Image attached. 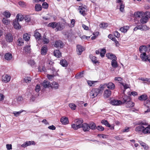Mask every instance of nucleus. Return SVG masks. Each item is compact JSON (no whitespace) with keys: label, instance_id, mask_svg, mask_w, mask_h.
Wrapping results in <instances>:
<instances>
[{"label":"nucleus","instance_id":"nucleus-29","mask_svg":"<svg viewBox=\"0 0 150 150\" xmlns=\"http://www.w3.org/2000/svg\"><path fill=\"white\" fill-rule=\"evenodd\" d=\"M24 18V17L23 15L18 14L16 16V19L19 22L23 21Z\"/></svg>","mask_w":150,"mask_h":150},{"label":"nucleus","instance_id":"nucleus-24","mask_svg":"<svg viewBox=\"0 0 150 150\" xmlns=\"http://www.w3.org/2000/svg\"><path fill=\"white\" fill-rule=\"evenodd\" d=\"M130 100V98L129 96L124 95L123 97V100L122 101V103L127 104Z\"/></svg>","mask_w":150,"mask_h":150},{"label":"nucleus","instance_id":"nucleus-26","mask_svg":"<svg viewBox=\"0 0 150 150\" xmlns=\"http://www.w3.org/2000/svg\"><path fill=\"white\" fill-rule=\"evenodd\" d=\"M129 28V26H125L121 27L120 28V30L122 32L125 33L127 32Z\"/></svg>","mask_w":150,"mask_h":150},{"label":"nucleus","instance_id":"nucleus-64","mask_svg":"<svg viewBox=\"0 0 150 150\" xmlns=\"http://www.w3.org/2000/svg\"><path fill=\"white\" fill-rule=\"evenodd\" d=\"M144 16L149 19V18H150V12L149 11H146L144 14Z\"/></svg>","mask_w":150,"mask_h":150},{"label":"nucleus","instance_id":"nucleus-39","mask_svg":"<svg viewBox=\"0 0 150 150\" xmlns=\"http://www.w3.org/2000/svg\"><path fill=\"white\" fill-rule=\"evenodd\" d=\"M101 123L105 125L106 126L108 127H110L111 125L109 123L107 120H103L101 121Z\"/></svg>","mask_w":150,"mask_h":150},{"label":"nucleus","instance_id":"nucleus-41","mask_svg":"<svg viewBox=\"0 0 150 150\" xmlns=\"http://www.w3.org/2000/svg\"><path fill=\"white\" fill-rule=\"evenodd\" d=\"M24 50L25 52L27 53H29L30 52L31 50L30 46L27 45L25 46V47L24 48Z\"/></svg>","mask_w":150,"mask_h":150},{"label":"nucleus","instance_id":"nucleus-58","mask_svg":"<svg viewBox=\"0 0 150 150\" xmlns=\"http://www.w3.org/2000/svg\"><path fill=\"white\" fill-rule=\"evenodd\" d=\"M18 3L19 5L22 7H24L26 6L25 3L23 1H20Z\"/></svg>","mask_w":150,"mask_h":150},{"label":"nucleus","instance_id":"nucleus-55","mask_svg":"<svg viewBox=\"0 0 150 150\" xmlns=\"http://www.w3.org/2000/svg\"><path fill=\"white\" fill-rule=\"evenodd\" d=\"M3 23L6 25H8L9 23V21H8L7 19L5 18H3L2 20Z\"/></svg>","mask_w":150,"mask_h":150},{"label":"nucleus","instance_id":"nucleus-19","mask_svg":"<svg viewBox=\"0 0 150 150\" xmlns=\"http://www.w3.org/2000/svg\"><path fill=\"white\" fill-rule=\"evenodd\" d=\"M59 85L58 82L54 81L51 84L50 88L54 89H57L59 88Z\"/></svg>","mask_w":150,"mask_h":150},{"label":"nucleus","instance_id":"nucleus-17","mask_svg":"<svg viewBox=\"0 0 150 150\" xmlns=\"http://www.w3.org/2000/svg\"><path fill=\"white\" fill-rule=\"evenodd\" d=\"M111 95V91L108 89L104 91L103 93V96L104 98H106L109 97Z\"/></svg>","mask_w":150,"mask_h":150},{"label":"nucleus","instance_id":"nucleus-31","mask_svg":"<svg viewBox=\"0 0 150 150\" xmlns=\"http://www.w3.org/2000/svg\"><path fill=\"white\" fill-rule=\"evenodd\" d=\"M149 19L148 18L145 16L143 17L140 20V22L142 24H144L146 23Z\"/></svg>","mask_w":150,"mask_h":150},{"label":"nucleus","instance_id":"nucleus-37","mask_svg":"<svg viewBox=\"0 0 150 150\" xmlns=\"http://www.w3.org/2000/svg\"><path fill=\"white\" fill-rule=\"evenodd\" d=\"M60 64L62 66L67 67L68 64L67 61L65 59H62L60 61Z\"/></svg>","mask_w":150,"mask_h":150},{"label":"nucleus","instance_id":"nucleus-62","mask_svg":"<svg viewBox=\"0 0 150 150\" xmlns=\"http://www.w3.org/2000/svg\"><path fill=\"white\" fill-rule=\"evenodd\" d=\"M17 102L18 103L21 102L23 100V98L21 96H19L16 98Z\"/></svg>","mask_w":150,"mask_h":150},{"label":"nucleus","instance_id":"nucleus-9","mask_svg":"<svg viewBox=\"0 0 150 150\" xmlns=\"http://www.w3.org/2000/svg\"><path fill=\"white\" fill-rule=\"evenodd\" d=\"M76 52L78 54L80 55L83 51L84 50V48L79 45H78L76 46Z\"/></svg>","mask_w":150,"mask_h":150},{"label":"nucleus","instance_id":"nucleus-3","mask_svg":"<svg viewBox=\"0 0 150 150\" xmlns=\"http://www.w3.org/2000/svg\"><path fill=\"white\" fill-rule=\"evenodd\" d=\"M80 13L83 16L86 15L87 11V7L86 6H79V8Z\"/></svg>","mask_w":150,"mask_h":150},{"label":"nucleus","instance_id":"nucleus-12","mask_svg":"<svg viewBox=\"0 0 150 150\" xmlns=\"http://www.w3.org/2000/svg\"><path fill=\"white\" fill-rule=\"evenodd\" d=\"M42 85L44 88H50L51 86V84L48 81L44 80L42 83Z\"/></svg>","mask_w":150,"mask_h":150},{"label":"nucleus","instance_id":"nucleus-61","mask_svg":"<svg viewBox=\"0 0 150 150\" xmlns=\"http://www.w3.org/2000/svg\"><path fill=\"white\" fill-rule=\"evenodd\" d=\"M40 89V86L39 85H37L35 88V90L36 92H38Z\"/></svg>","mask_w":150,"mask_h":150},{"label":"nucleus","instance_id":"nucleus-20","mask_svg":"<svg viewBox=\"0 0 150 150\" xmlns=\"http://www.w3.org/2000/svg\"><path fill=\"white\" fill-rule=\"evenodd\" d=\"M144 128V126L142 125H140L137 127L135 128V131L139 132H142L143 133Z\"/></svg>","mask_w":150,"mask_h":150},{"label":"nucleus","instance_id":"nucleus-57","mask_svg":"<svg viewBox=\"0 0 150 150\" xmlns=\"http://www.w3.org/2000/svg\"><path fill=\"white\" fill-rule=\"evenodd\" d=\"M46 62L48 64L50 65H52L53 64V62L51 61L50 58H47L45 59Z\"/></svg>","mask_w":150,"mask_h":150},{"label":"nucleus","instance_id":"nucleus-30","mask_svg":"<svg viewBox=\"0 0 150 150\" xmlns=\"http://www.w3.org/2000/svg\"><path fill=\"white\" fill-rule=\"evenodd\" d=\"M31 35L28 33H25L23 35V39L25 41H28L30 40Z\"/></svg>","mask_w":150,"mask_h":150},{"label":"nucleus","instance_id":"nucleus-25","mask_svg":"<svg viewBox=\"0 0 150 150\" xmlns=\"http://www.w3.org/2000/svg\"><path fill=\"white\" fill-rule=\"evenodd\" d=\"M5 59L7 60H11L12 58V55L11 53H6L4 56Z\"/></svg>","mask_w":150,"mask_h":150},{"label":"nucleus","instance_id":"nucleus-6","mask_svg":"<svg viewBox=\"0 0 150 150\" xmlns=\"http://www.w3.org/2000/svg\"><path fill=\"white\" fill-rule=\"evenodd\" d=\"M140 57L143 61H148L150 63V55L148 56L146 55V53H143L141 54L140 55Z\"/></svg>","mask_w":150,"mask_h":150},{"label":"nucleus","instance_id":"nucleus-33","mask_svg":"<svg viewBox=\"0 0 150 150\" xmlns=\"http://www.w3.org/2000/svg\"><path fill=\"white\" fill-rule=\"evenodd\" d=\"M111 65L112 67L114 68H116L118 66L117 63V59L112 60L111 61Z\"/></svg>","mask_w":150,"mask_h":150},{"label":"nucleus","instance_id":"nucleus-16","mask_svg":"<svg viewBox=\"0 0 150 150\" xmlns=\"http://www.w3.org/2000/svg\"><path fill=\"white\" fill-rule=\"evenodd\" d=\"M54 45L56 47L62 48L63 47V43L61 40H58L55 41Z\"/></svg>","mask_w":150,"mask_h":150},{"label":"nucleus","instance_id":"nucleus-8","mask_svg":"<svg viewBox=\"0 0 150 150\" xmlns=\"http://www.w3.org/2000/svg\"><path fill=\"white\" fill-rule=\"evenodd\" d=\"M11 77L9 75L7 74L3 75L2 77V81L5 83L9 82L10 80Z\"/></svg>","mask_w":150,"mask_h":150},{"label":"nucleus","instance_id":"nucleus-5","mask_svg":"<svg viewBox=\"0 0 150 150\" xmlns=\"http://www.w3.org/2000/svg\"><path fill=\"white\" fill-rule=\"evenodd\" d=\"M35 144V143L34 141H27L25 142L23 144L21 145V146L22 147L25 148L28 146L31 145H34Z\"/></svg>","mask_w":150,"mask_h":150},{"label":"nucleus","instance_id":"nucleus-43","mask_svg":"<svg viewBox=\"0 0 150 150\" xmlns=\"http://www.w3.org/2000/svg\"><path fill=\"white\" fill-rule=\"evenodd\" d=\"M126 104V107L127 108L132 107L134 106V103L130 100Z\"/></svg>","mask_w":150,"mask_h":150},{"label":"nucleus","instance_id":"nucleus-36","mask_svg":"<svg viewBox=\"0 0 150 150\" xmlns=\"http://www.w3.org/2000/svg\"><path fill=\"white\" fill-rule=\"evenodd\" d=\"M106 87L105 83L103 85H100V87L99 88H98L99 90V93H102L103 91L104 90Z\"/></svg>","mask_w":150,"mask_h":150},{"label":"nucleus","instance_id":"nucleus-46","mask_svg":"<svg viewBox=\"0 0 150 150\" xmlns=\"http://www.w3.org/2000/svg\"><path fill=\"white\" fill-rule=\"evenodd\" d=\"M18 45L19 46H22L23 44V40L22 38H19L17 41Z\"/></svg>","mask_w":150,"mask_h":150},{"label":"nucleus","instance_id":"nucleus-22","mask_svg":"<svg viewBox=\"0 0 150 150\" xmlns=\"http://www.w3.org/2000/svg\"><path fill=\"white\" fill-rule=\"evenodd\" d=\"M81 127L84 132L88 131L90 129L89 125L86 123H84L82 124Z\"/></svg>","mask_w":150,"mask_h":150},{"label":"nucleus","instance_id":"nucleus-54","mask_svg":"<svg viewBox=\"0 0 150 150\" xmlns=\"http://www.w3.org/2000/svg\"><path fill=\"white\" fill-rule=\"evenodd\" d=\"M141 14L140 12L137 11L135 12L134 13V16L136 18H139Z\"/></svg>","mask_w":150,"mask_h":150},{"label":"nucleus","instance_id":"nucleus-15","mask_svg":"<svg viewBox=\"0 0 150 150\" xmlns=\"http://www.w3.org/2000/svg\"><path fill=\"white\" fill-rule=\"evenodd\" d=\"M106 87L109 89L113 90L115 88V84L112 82H109L108 83H105Z\"/></svg>","mask_w":150,"mask_h":150},{"label":"nucleus","instance_id":"nucleus-53","mask_svg":"<svg viewBox=\"0 0 150 150\" xmlns=\"http://www.w3.org/2000/svg\"><path fill=\"white\" fill-rule=\"evenodd\" d=\"M149 29V27L147 26L146 25H142V30L146 31Z\"/></svg>","mask_w":150,"mask_h":150},{"label":"nucleus","instance_id":"nucleus-42","mask_svg":"<svg viewBox=\"0 0 150 150\" xmlns=\"http://www.w3.org/2000/svg\"><path fill=\"white\" fill-rule=\"evenodd\" d=\"M99 26L100 28H105L108 27V24L107 23H101Z\"/></svg>","mask_w":150,"mask_h":150},{"label":"nucleus","instance_id":"nucleus-4","mask_svg":"<svg viewBox=\"0 0 150 150\" xmlns=\"http://www.w3.org/2000/svg\"><path fill=\"white\" fill-rule=\"evenodd\" d=\"M99 93V90L98 88L93 89L90 92V98H93L96 97Z\"/></svg>","mask_w":150,"mask_h":150},{"label":"nucleus","instance_id":"nucleus-63","mask_svg":"<svg viewBox=\"0 0 150 150\" xmlns=\"http://www.w3.org/2000/svg\"><path fill=\"white\" fill-rule=\"evenodd\" d=\"M115 37L118 38L120 36V34L117 31H115L113 33Z\"/></svg>","mask_w":150,"mask_h":150},{"label":"nucleus","instance_id":"nucleus-48","mask_svg":"<svg viewBox=\"0 0 150 150\" xmlns=\"http://www.w3.org/2000/svg\"><path fill=\"white\" fill-rule=\"evenodd\" d=\"M88 125H89V127H90V129H95L96 128L95 124L93 122L91 123Z\"/></svg>","mask_w":150,"mask_h":150},{"label":"nucleus","instance_id":"nucleus-60","mask_svg":"<svg viewBox=\"0 0 150 150\" xmlns=\"http://www.w3.org/2000/svg\"><path fill=\"white\" fill-rule=\"evenodd\" d=\"M120 5V11L122 12H123L124 11V8L125 7L124 5L122 3H121Z\"/></svg>","mask_w":150,"mask_h":150},{"label":"nucleus","instance_id":"nucleus-50","mask_svg":"<svg viewBox=\"0 0 150 150\" xmlns=\"http://www.w3.org/2000/svg\"><path fill=\"white\" fill-rule=\"evenodd\" d=\"M23 110H21L19 111H14L13 112V114L16 117H17L20 115V114L22 112Z\"/></svg>","mask_w":150,"mask_h":150},{"label":"nucleus","instance_id":"nucleus-23","mask_svg":"<svg viewBox=\"0 0 150 150\" xmlns=\"http://www.w3.org/2000/svg\"><path fill=\"white\" fill-rule=\"evenodd\" d=\"M147 50V47L145 45H142L139 47V51L141 54L146 53Z\"/></svg>","mask_w":150,"mask_h":150},{"label":"nucleus","instance_id":"nucleus-21","mask_svg":"<svg viewBox=\"0 0 150 150\" xmlns=\"http://www.w3.org/2000/svg\"><path fill=\"white\" fill-rule=\"evenodd\" d=\"M89 57L93 63L96 64L97 63H99L98 61L97 60L96 57L93 56L91 54L89 55Z\"/></svg>","mask_w":150,"mask_h":150},{"label":"nucleus","instance_id":"nucleus-14","mask_svg":"<svg viewBox=\"0 0 150 150\" xmlns=\"http://www.w3.org/2000/svg\"><path fill=\"white\" fill-rule=\"evenodd\" d=\"M106 56L108 59H111L112 60L117 59L116 56L111 53H107Z\"/></svg>","mask_w":150,"mask_h":150},{"label":"nucleus","instance_id":"nucleus-32","mask_svg":"<svg viewBox=\"0 0 150 150\" xmlns=\"http://www.w3.org/2000/svg\"><path fill=\"white\" fill-rule=\"evenodd\" d=\"M54 56L58 58L60 57L61 56V53L59 50H55L54 52Z\"/></svg>","mask_w":150,"mask_h":150},{"label":"nucleus","instance_id":"nucleus-35","mask_svg":"<svg viewBox=\"0 0 150 150\" xmlns=\"http://www.w3.org/2000/svg\"><path fill=\"white\" fill-rule=\"evenodd\" d=\"M120 84L122 85L124 88L123 93L125 94V90L129 88V86L128 84H127L123 83H120Z\"/></svg>","mask_w":150,"mask_h":150},{"label":"nucleus","instance_id":"nucleus-59","mask_svg":"<svg viewBox=\"0 0 150 150\" xmlns=\"http://www.w3.org/2000/svg\"><path fill=\"white\" fill-rule=\"evenodd\" d=\"M150 102V101L149 100H147L144 102L145 105L147 108H149L150 107L149 104Z\"/></svg>","mask_w":150,"mask_h":150},{"label":"nucleus","instance_id":"nucleus-18","mask_svg":"<svg viewBox=\"0 0 150 150\" xmlns=\"http://www.w3.org/2000/svg\"><path fill=\"white\" fill-rule=\"evenodd\" d=\"M60 121L62 124L64 125H67L69 122L68 118L66 117H62L61 118Z\"/></svg>","mask_w":150,"mask_h":150},{"label":"nucleus","instance_id":"nucleus-40","mask_svg":"<svg viewBox=\"0 0 150 150\" xmlns=\"http://www.w3.org/2000/svg\"><path fill=\"white\" fill-rule=\"evenodd\" d=\"M35 9L36 11H39L42 9V6L41 5L37 4L35 6Z\"/></svg>","mask_w":150,"mask_h":150},{"label":"nucleus","instance_id":"nucleus-1","mask_svg":"<svg viewBox=\"0 0 150 150\" xmlns=\"http://www.w3.org/2000/svg\"><path fill=\"white\" fill-rule=\"evenodd\" d=\"M138 125H142L144 126L143 133L144 134H150V125L145 121H139L137 124Z\"/></svg>","mask_w":150,"mask_h":150},{"label":"nucleus","instance_id":"nucleus-34","mask_svg":"<svg viewBox=\"0 0 150 150\" xmlns=\"http://www.w3.org/2000/svg\"><path fill=\"white\" fill-rule=\"evenodd\" d=\"M32 80L31 77L30 76H26L24 79V82L26 83H28L31 82Z\"/></svg>","mask_w":150,"mask_h":150},{"label":"nucleus","instance_id":"nucleus-11","mask_svg":"<svg viewBox=\"0 0 150 150\" xmlns=\"http://www.w3.org/2000/svg\"><path fill=\"white\" fill-rule=\"evenodd\" d=\"M13 25L14 28L16 29H20L21 28V26L20 25L19 22L16 19L13 21Z\"/></svg>","mask_w":150,"mask_h":150},{"label":"nucleus","instance_id":"nucleus-45","mask_svg":"<svg viewBox=\"0 0 150 150\" xmlns=\"http://www.w3.org/2000/svg\"><path fill=\"white\" fill-rule=\"evenodd\" d=\"M96 81H88L87 83L89 86H93L95 85V83L97 82Z\"/></svg>","mask_w":150,"mask_h":150},{"label":"nucleus","instance_id":"nucleus-27","mask_svg":"<svg viewBox=\"0 0 150 150\" xmlns=\"http://www.w3.org/2000/svg\"><path fill=\"white\" fill-rule=\"evenodd\" d=\"M47 47L46 46H43L41 50V54L42 55H45L46 54L47 52Z\"/></svg>","mask_w":150,"mask_h":150},{"label":"nucleus","instance_id":"nucleus-7","mask_svg":"<svg viewBox=\"0 0 150 150\" xmlns=\"http://www.w3.org/2000/svg\"><path fill=\"white\" fill-rule=\"evenodd\" d=\"M5 38L6 42H12L13 40L12 35L10 33H7L6 34Z\"/></svg>","mask_w":150,"mask_h":150},{"label":"nucleus","instance_id":"nucleus-2","mask_svg":"<svg viewBox=\"0 0 150 150\" xmlns=\"http://www.w3.org/2000/svg\"><path fill=\"white\" fill-rule=\"evenodd\" d=\"M75 123L72 124L71 127L74 130H77L81 128L83 122V120L81 119H76L74 120Z\"/></svg>","mask_w":150,"mask_h":150},{"label":"nucleus","instance_id":"nucleus-51","mask_svg":"<svg viewBox=\"0 0 150 150\" xmlns=\"http://www.w3.org/2000/svg\"><path fill=\"white\" fill-rule=\"evenodd\" d=\"M106 50L104 48L102 49L101 50V52H100V56L102 57H103L104 56L105 54L106 53Z\"/></svg>","mask_w":150,"mask_h":150},{"label":"nucleus","instance_id":"nucleus-28","mask_svg":"<svg viewBox=\"0 0 150 150\" xmlns=\"http://www.w3.org/2000/svg\"><path fill=\"white\" fill-rule=\"evenodd\" d=\"M34 36L37 40H39L41 39V34L36 30L35 31Z\"/></svg>","mask_w":150,"mask_h":150},{"label":"nucleus","instance_id":"nucleus-47","mask_svg":"<svg viewBox=\"0 0 150 150\" xmlns=\"http://www.w3.org/2000/svg\"><path fill=\"white\" fill-rule=\"evenodd\" d=\"M28 63L29 64L31 65L32 67L35 66V62L33 59H30L28 61Z\"/></svg>","mask_w":150,"mask_h":150},{"label":"nucleus","instance_id":"nucleus-44","mask_svg":"<svg viewBox=\"0 0 150 150\" xmlns=\"http://www.w3.org/2000/svg\"><path fill=\"white\" fill-rule=\"evenodd\" d=\"M57 23L55 22L50 23L48 25V26L51 27L52 28L54 29L56 27V25Z\"/></svg>","mask_w":150,"mask_h":150},{"label":"nucleus","instance_id":"nucleus-49","mask_svg":"<svg viewBox=\"0 0 150 150\" xmlns=\"http://www.w3.org/2000/svg\"><path fill=\"white\" fill-rule=\"evenodd\" d=\"M4 16L7 18H9L11 15V13L8 11H6L3 13Z\"/></svg>","mask_w":150,"mask_h":150},{"label":"nucleus","instance_id":"nucleus-10","mask_svg":"<svg viewBox=\"0 0 150 150\" xmlns=\"http://www.w3.org/2000/svg\"><path fill=\"white\" fill-rule=\"evenodd\" d=\"M55 30L56 31H61L64 28V26L62 24L59 22L57 23Z\"/></svg>","mask_w":150,"mask_h":150},{"label":"nucleus","instance_id":"nucleus-13","mask_svg":"<svg viewBox=\"0 0 150 150\" xmlns=\"http://www.w3.org/2000/svg\"><path fill=\"white\" fill-rule=\"evenodd\" d=\"M110 103L113 105L117 106L119 105L122 104V102L120 100L114 99L111 100L110 101Z\"/></svg>","mask_w":150,"mask_h":150},{"label":"nucleus","instance_id":"nucleus-38","mask_svg":"<svg viewBox=\"0 0 150 150\" xmlns=\"http://www.w3.org/2000/svg\"><path fill=\"white\" fill-rule=\"evenodd\" d=\"M147 98V96L145 94H143L139 97V99L140 100H146Z\"/></svg>","mask_w":150,"mask_h":150},{"label":"nucleus","instance_id":"nucleus-52","mask_svg":"<svg viewBox=\"0 0 150 150\" xmlns=\"http://www.w3.org/2000/svg\"><path fill=\"white\" fill-rule=\"evenodd\" d=\"M69 107L72 110H75L76 109V106L74 103H70L69 104Z\"/></svg>","mask_w":150,"mask_h":150},{"label":"nucleus","instance_id":"nucleus-56","mask_svg":"<svg viewBox=\"0 0 150 150\" xmlns=\"http://www.w3.org/2000/svg\"><path fill=\"white\" fill-rule=\"evenodd\" d=\"M42 41L44 43H48L49 42V39L47 38H46L45 36L43 37L42 38Z\"/></svg>","mask_w":150,"mask_h":150}]
</instances>
